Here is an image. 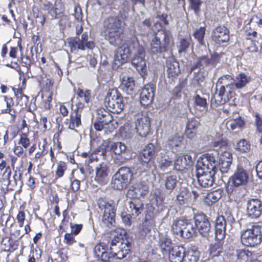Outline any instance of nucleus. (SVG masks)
<instances>
[{
  "instance_id": "obj_62",
  "label": "nucleus",
  "mask_w": 262,
  "mask_h": 262,
  "mask_svg": "<svg viewBox=\"0 0 262 262\" xmlns=\"http://www.w3.org/2000/svg\"><path fill=\"white\" fill-rule=\"evenodd\" d=\"M189 46V42L185 39L182 38L180 40L179 52L185 51Z\"/></svg>"
},
{
  "instance_id": "obj_21",
  "label": "nucleus",
  "mask_w": 262,
  "mask_h": 262,
  "mask_svg": "<svg viewBox=\"0 0 262 262\" xmlns=\"http://www.w3.org/2000/svg\"><path fill=\"white\" fill-rule=\"evenodd\" d=\"M215 172H204L199 174L196 173L198 182L199 185L204 188H208L211 187L214 183V176Z\"/></svg>"
},
{
  "instance_id": "obj_13",
  "label": "nucleus",
  "mask_w": 262,
  "mask_h": 262,
  "mask_svg": "<svg viewBox=\"0 0 262 262\" xmlns=\"http://www.w3.org/2000/svg\"><path fill=\"white\" fill-rule=\"evenodd\" d=\"M195 227H196L200 234L203 236H206L210 230V224L204 214H198L194 217Z\"/></svg>"
},
{
  "instance_id": "obj_26",
  "label": "nucleus",
  "mask_w": 262,
  "mask_h": 262,
  "mask_svg": "<svg viewBox=\"0 0 262 262\" xmlns=\"http://www.w3.org/2000/svg\"><path fill=\"white\" fill-rule=\"evenodd\" d=\"M224 220L222 217H218L216 220L215 234L217 240H222L225 236L226 225L225 224Z\"/></svg>"
},
{
  "instance_id": "obj_11",
  "label": "nucleus",
  "mask_w": 262,
  "mask_h": 262,
  "mask_svg": "<svg viewBox=\"0 0 262 262\" xmlns=\"http://www.w3.org/2000/svg\"><path fill=\"white\" fill-rule=\"evenodd\" d=\"M101 155L107 156L112 151L115 155H121L126 151V146L121 142H113L111 141H104L101 145Z\"/></svg>"
},
{
  "instance_id": "obj_22",
  "label": "nucleus",
  "mask_w": 262,
  "mask_h": 262,
  "mask_svg": "<svg viewBox=\"0 0 262 262\" xmlns=\"http://www.w3.org/2000/svg\"><path fill=\"white\" fill-rule=\"evenodd\" d=\"M125 231L121 229H117L114 231L112 233V235L113 236V238L111 239L110 242V251L114 250L117 249V246L119 247L121 244H126L124 243V239L123 238L125 235Z\"/></svg>"
},
{
  "instance_id": "obj_53",
  "label": "nucleus",
  "mask_w": 262,
  "mask_h": 262,
  "mask_svg": "<svg viewBox=\"0 0 262 262\" xmlns=\"http://www.w3.org/2000/svg\"><path fill=\"white\" fill-rule=\"evenodd\" d=\"M222 251V247L220 243H215L210 247V254L212 257L217 256Z\"/></svg>"
},
{
  "instance_id": "obj_59",
  "label": "nucleus",
  "mask_w": 262,
  "mask_h": 262,
  "mask_svg": "<svg viewBox=\"0 0 262 262\" xmlns=\"http://www.w3.org/2000/svg\"><path fill=\"white\" fill-rule=\"evenodd\" d=\"M224 220L225 224H229L231 225L235 222V219L230 212H226L224 215L220 216Z\"/></svg>"
},
{
  "instance_id": "obj_1",
  "label": "nucleus",
  "mask_w": 262,
  "mask_h": 262,
  "mask_svg": "<svg viewBox=\"0 0 262 262\" xmlns=\"http://www.w3.org/2000/svg\"><path fill=\"white\" fill-rule=\"evenodd\" d=\"M130 53L134 55L132 59V65L143 77L147 73L144 59L145 50L136 40L132 41L129 46L124 44L117 49L114 56V63L119 66L126 62Z\"/></svg>"
},
{
  "instance_id": "obj_29",
  "label": "nucleus",
  "mask_w": 262,
  "mask_h": 262,
  "mask_svg": "<svg viewBox=\"0 0 262 262\" xmlns=\"http://www.w3.org/2000/svg\"><path fill=\"white\" fill-rule=\"evenodd\" d=\"M155 153V145L152 143H149L144 147L140 157L143 162L147 163L153 158Z\"/></svg>"
},
{
  "instance_id": "obj_61",
  "label": "nucleus",
  "mask_w": 262,
  "mask_h": 262,
  "mask_svg": "<svg viewBox=\"0 0 262 262\" xmlns=\"http://www.w3.org/2000/svg\"><path fill=\"white\" fill-rule=\"evenodd\" d=\"M199 126V123L194 119H189L187 124L186 128L188 130H193Z\"/></svg>"
},
{
  "instance_id": "obj_63",
  "label": "nucleus",
  "mask_w": 262,
  "mask_h": 262,
  "mask_svg": "<svg viewBox=\"0 0 262 262\" xmlns=\"http://www.w3.org/2000/svg\"><path fill=\"white\" fill-rule=\"evenodd\" d=\"M107 124L102 122L101 120L97 118V120L94 123V127L96 130L101 131L103 129L104 125Z\"/></svg>"
},
{
  "instance_id": "obj_16",
  "label": "nucleus",
  "mask_w": 262,
  "mask_h": 262,
  "mask_svg": "<svg viewBox=\"0 0 262 262\" xmlns=\"http://www.w3.org/2000/svg\"><path fill=\"white\" fill-rule=\"evenodd\" d=\"M248 179L247 171L241 167H237L234 174L231 177L230 181L233 186L238 187L246 185Z\"/></svg>"
},
{
  "instance_id": "obj_50",
  "label": "nucleus",
  "mask_w": 262,
  "mask_h": 262,
  "mask_svg": "<svg viewBox=\"0 0 262 262\" xmlns=\"http://www.w3.org/2000/svg\"><path fill=\"white\" fill-rule=\"evenodd\" d=\"M227 145V142L223 139L215 141L213 143L214 150L217 151L219 152H222L223 150H226Z\"/></svg>"
},
{
  "instance_id": "obj_28",
  "label": "nucleus",
  "mask_w": 262,
  "mask_h": 262,
  "mask_svg": "<svg viewBox=\"0 0 262 262\" xmlns=\"http://www.w3.org/2000/svg\"><path fill=\"white\" fill-rule=\"evenodd\" d=\"M180 72L179 62L171 58L167 61V73L168 77L174 78Z\"/></svg>"
},
{
  "instance_id": "obj_3",
  "label": "nucleus",
  "mask_w": 262,
  "mask_h": 262,
  "mask_svg": "<svg viewBox=\"0 0 262 262\" xmlns=\"http://www.w3.org/2000/svg\"><path fill=\"white\" fill-rule=\"evenodd\" d=\"M171 230L174 234L186 239L195 236L197 234L195 225L187 220H176L172 224Z\"/></svg>"
},
{
  "instance_id": "obj_55",
  "label": "nucleus",
  "mask_w": 262,
  "mask_h": 262,
  "mask_svg": "<svg viewBox=\"0 0 262 262\" xmlns=\"http://www.w3.org/2000/svg\"><path fill=\"white\" fill-rule=\"evenodd\" d=\"M232 161L219 160L220 169L222 173H226L230 169Z\"/></svg>"
},
{
  "instance_id": "obj_12",
  "label": "nucleus",
  "mask_w": 262,
  "mask_h": 262,
  "mask_svg": "<svg viewBox=\"0 0 262 262\" xmlns=\"http://www.w3.org/2000/svg\"><path fill=\"white\" fill-rule=\"evenodd\" d=\"M136 132L142 137L146 136L149 132L150 124L149 118L147 114H139L135 121Z\"/></svg>"
},
{
  "instance_id": "obj_27",
  "label": "nucleus",
  "mask_w": 262,
  "mask_h": 262,
  "mask_svg": "<svg viewBox=\"0 0 262 262\" xmlns=\"http://www.w3.org/2000/svg\"><path fill=\"white\" fill-rule=\"evenodd\" d=\"M120 89L127 94H132L135 88V81L133 77L124 76L122 79Z\"/></svg>"
},
{
  "instance_id": "obj_58",
  "label": "nucleus",
  "mask_w": 262,
  "mask_h": 262,
  "mask_svg": "<svg viewBox=\"0 0 262 262\" xmlns=\"http://www.w3.org/2000/svg\"><path fill=\"white\" fill-rule=\"evenodd\" d=\"M67 169L66 164L65 163H60L58 165L56 171V176L58 178H61L63 176L65 170Z\"/></svg>"
},
{
  "instance_id": "obj_39",
  "label": "nucleus",
  "mask_w": 262,
  "mask_h": 262,
  "mask_svg": "<svg viewBox=\"0 0 262 262\" xmlns=\"http://www.w3.org/2000/svg\"><path fill=\"white\" fill-rule=\"evenodd\" d=\"M202 159L201 157H200L198 160L196 165L195 166L196 169V173H203L204 172H208L210 173V172H215L216 173V169L212 170L210 168L209 166L205 163V164L202 165Z\"/></svg>"
},
{
  "instance_id": "obj_51",
  "label": "nucleus",
  "mask_w": 262,
  "mask_h": 262,
  "mask_svg": "<svg viewBox=\"0 0 262 262\" xmlns=\"http://www.w3.org/2000/svg\"><path fill=\"white\" fill-rule=\"evenodd\" d=\"M194 100L195 104L197 106L202 108V111L207 110V103L205 98L200 97L199 95H196L194 97Z\"/></svg>"
},
{
  "instance_id": "obj_24",
  "label": "nucleus",
  "mask_w": 262,
  "mask_h": 262,
  "mask_svg": "<svg viewBox=\"0 0 262 262\" xmlns=\"http://www.w3.org/2000/svg\"><path fill=\"white\" fill-rule=\"evenodd\" d=\"M95 255L103 262H110V252L108 253L104 244H97L94 248Z\"/></svg>"
},
{
  "instance_id": "obj_34",
  "label": "nucleus",
  "mask_w": 262,
  "mask_h": 262,
  "mask_svg": "<svg viewBox=\"0 0 262 262\" xmlns=\"http://www.w3.org/2000/svg\"><path fill=\"white\" fill-rule=\"evenodd\" d=\"M100 148L101 146L97 150L95 151V152L90 154L89 156L87 166L90 173H91L92 172H93L94 171V168L97 165H98V164H96L98 160L97 155L104 157L103 155H101V152L99 151Z\"/></svg>"
},
{
  "instance_id": "obj_48",
  "label": "nucleus",
  "mask_w": 262,
  "mask_h": 262,
  "mask_svg": "<svg viewBox=\"0 0 262 262\" xmlns=\"http://www.w3.org/2000/svg\"><path fill=\"white\" fill-rule=\"evenodd\" d=\"M171 241L169 238L167 237L161 238L160 242V247L163 253L169 252L170 250Z\"/></svg>"
},
{
  "instance_id": "obj_4",
  "label": "nucleus",
  "mask_w": 262,
  "mask_h": 262,
  "mask_svg": "<svg viewBox=\"0 0 262 262\" xmlns=\"http://www.w3.org/2000/svg\"><path fill=\"white\" fill-rule=\"evenodd\" d=\"M104 103L109 111L119 113L123 109L124 102L123 97L116 89H110L107 92Z\"/></svg>"
},
{
  "instance_id": "obj_49",
  "label": "nucleus",
  "mask_w": 262,
  "mask_h": 262,
  "mask_svg": "<svg viewBox=\"0 0 262 262\" xmlns=\"http://www.w3.org/2000/svg\"><path fill=\"white\" fill-rule=\"evenodd\" d=\"M152 196L156 202L157 205L159 206L163 204L165 196L160 189H155L154 190Z\"/></svg>"
},
{
  "instance_id": "obj_37",
  "label": "nucleus",
  "mask_w": 262,
  "mask_h": 262,
  "mask_svg": "<svg viewBox=\"0 0 262 262\" xmlns=\"http://www.w3.org/2000/svg\"><path fill=\"white\" fill-rule=\"evenodd\" d=\"M81 124V113L78 112H72L69 124V128L71 129H74L75 127H78Z\"/></svg>"
},
{
  "instance_id": "obj_45",
  "label": "nucleus",
  "mask_w": 262,
  "mask_h": 262,
  "mask_svg": "<svg viewBox=\"0 0 262 262\" xmlns=\"http://www.w3.org/2000/svg\"><path fill=\"white\" fill-rule=\"evenodd\" d=\"M244 121L240 117L235 119H232L227 121L226 126L227 128H230L232 130L236 128H240L244 125Z\"/></svg>"
},
{
  "instance_id": "obj_10",
  "label": "nucleus",
  "mask_w": 262,
  "mask_h": 262,
  "mask_svg": "<svg viewBox=\"0 0 262 262\" xmlns=\"http://www.w3.org/2000/svg\"><path fill=\"white\" fill-rule=\"evenodd\" d=\"M169 44V33L165 31H159L151 41L150 50L153 53H161L167 50Z\"/></svg>"
},
{
  "instance_id": "obj_15",
  "label": "nucleus",
  "mask_w": 262,
  "mask_h": 262,
  "mask_svg": "<svg viewBox=\"0 0 262 262\" xmlns=\"http://www.w3.org/2000/svg\"><path fill=\"white\" fill-rule=\"evenodd\" d=\"M229 29L224 26L216 27L212 33V38L217 44L227 42L230 39Z\"/></svg>"
},
{
  "instance_id": "obj_44",
  "label": "nucleus",
  "mask_w": 262,
  "mask_h": 262,
  "mask_svg": "<svg viewBox=\"0 0 262 262\" xmlns=\"http://www.w3.org/2000/svg\"><path fill=\"white\" fill-rule=\"evenodd\" d=\"M102 120L105 124H108L113 120V117L110 113L103 109L98 111V117L97 118Z\"/></svg>"
},
{
  "instance_id": "obj_7",
  "label": "nucleus",
  "mask_w": 262,
  "mask_h": 262,
  "mask_svg": "<svg viewBox=\"0 0 262 262\" xmlns=\"http://www.w3.org/2000/svg\"><path fill=\"white\" fill-rule=\"evenodd\" d=\"M251 77L244 73H240L235 76L224 75L220 77L217 82L220 84L228 83L234 90H241L250 82Z\"/></svg>"
},
{
  "instance_id": "obj_19",
  "label": "nucleus",
  "mask_w": 262,
  "mask_h": 262,
  "mask_svg": "<svg viewBox=\"0 0 262 262\" xmlns=\"http://www.w3.org/2000/svg\"><path fill=\"white\" fill-rule=\"evenodd\" d=\"M131 246V243L128 241L126 244H121L118 248L110 252L111 261L114 259H122L128 254Z\"/></svg>"
},
{
  "instance_id": "obj_33",
  "label": "nucleus",
  "mask_w": 262,
  "mask_h": 262,
  "mask_svg": "<svg viewBox=\"0 0 262 262\" xmlns=\"http://www.w3.org/2000/svg\"><path fill=\"white\" fill-rule=\"evenodd\" d=\"M201 157L202 159V164L206 163L209 166L210 168L212 170L215 169H217L216 166L218 164V162L212 154H205L201 156Z\"/></svg>"
},
{
  "instance_id": "obj_17",
  "label": "nucleus",
  "mask_w": 262,
  "mask_h": 262,
  "mask_svg": "<svg viewBox=\"0 0 262 262\" xmlns=\"http://www.w3.org/2000/svg\"><path fill=\"white\" fill-rule=\"evenodd\" d=\"M149 186L147 183L141 182L132 186L127 191V195L130 198H140L147 194Z\"/></svg>"
},
{
  "instance_id": "obj_20",
  "label": "nucleus",
  "mask_w": 262,
  "mask_h": 262,
  "mask_svg": "<svg viewBox=\"0 0 262 262\" xmlns=\"http://www.w3.org/2000/svg\"><path fill=\"white\" fill-rule=\"evenodd\" d=\"M95 180L99 184H105L108 181V167L105 163H101L95 167Z\"/></svg>"
},
{
  "instance_id": "obj_52",
  "label": "nucleus",
  "mask_w": 262,
  "mask_h": 262,
  "mask_svg": "<svg viewBox=\"0 0 262 262\" xmlns=\"http://www.w3.org/2000/svg\"><path fill=\"white\" fill-rule=\"evenodd\" d=\"M77 96L80 98H83L85 102L88 103L90 101L91 93L89 90L83 91V90L79 88L76 91Z\"/></svg>"
},
{
  "instance_id": "obj_8",
  "label": "nucleus",
  "mask_w": 262,
  "mask_h": 262,
  "mask_svg": "<svg viewBox=\"0 0 262 262\" xmlns=\"http://www.w3.org/2000/svg\"><path fill=\"white\" fill-rule=\"evenodd\" d=\"M262 239L260 227L252 225L250 228L243 231L241 234L242 243L247 247H253L259 244Z\"/></svg>"
},
{
  "instance_id": "obj_46",
  "label": "nucleus",
  "mask_w": 262,
  "mask_h": 262,
  "mask_svg": "<svg viewBox=\"0 0 262 262\" xmlns=\"http://www.w3.org/2000/svg\"><path fill=\"white\" fill-rule=\"evenodd\" d=\"M182 140L183 137L181 135L177 134L170 137L168 140L167 143L170 147L173 148V147L179 146L181 145Z\"/></svg>"
},
{
  "instance_id": "obj_30",
  "label": "nucleus",
  "mask_w": 262,
  "mask_h": 262,
  "mask_svg": "<svg viewBox=\"0 0 262 262\" xmlns=\"http://www.w3.org/2000/svg\"><path fill=\"white\" fill-rule=\"evenodd\" d=\"M223 192L222 189H218L208 193L204 199V202L208 206L212 205L221 198Z\"/></svg>"
},
{
  "instance_id": "obj_57",
  "label": "nucleus",
  "mask_w": 262,
  "mask_h": 262,
  "mask_svg": "<svg viewBox=\"0 0 262 262\" xmlns=\"http://www.w3.org/2000/svg\"><path fill=\"white\" fill-rule=\"evenodd\" d=\"M255 124L257 130L259 133L261 134V138L259 140L260 144H262V115L256 114L255 115Z\"/></svg>"
},
{
  "instance_id": "obj_38",
  "label": "nucleus",
  "mask_w": 262,
  "mask_h": 262,
  "mask_svg": "<svg viewBox=\"0 0 262 262\" xmlns=\"http://www.w3.org/2000/svg\"><path fill=\"white\" fill-rule=\"evenodd\" d=\"M178 180L176 176H167L164 180V186L168 191L171 192L176 187Z\"/></svg>"
},
{
  "instance_id": "obj_35",
  "label": "nucleus",
  "mask_w": 262,
  "mask_h": 262,
  "mask_svg": "<svg viewBox=\"0 0 262 262\" xmlns=\"http://www.w3.org/2000/svg\"><path fill=\"white\" fill-rule=\"evenodd\" d=\"M129 208L133 215L138 216L143 210L142 203L139 200L131 201L129 204Z\"/></svg>"
},
{
  "instance_id": "obj_14",
  "label": "nucleus",
  "mask_w": 262,
  "mask_h": 262,
  "mask_svg": "<svg viewBox=\"0 0 262 262\" xmlns=\"http://www.w3.org/2000/svg\"><path fill=\"white\" fill-rule=\"evenodd\" d=\"M246 209L249 216L258 218L262 213V202L257 199H251L247 202Z\"/></svg>"
},
{
  "instance_id": "obj_43",
  "label": "nucleus",
  "mask_w": 262,
  "mask_h": 262,
  "mask_svg": "<svg viewBox=\"0 0 262 262\" xmlns=\"http://www.w3.org/2000/svg\"><path fill=\"white\" fill-rule=\"evenodd\" d=\"M251 145L250 143L245 139L241 140L235 145V149L243 153L249 151Z\"/></svg>"
},
{
  "instance_id": "obj_64",
  "label": "nucleus",
  "mask_w": 262,
  "mask_h": 262,
  "mask_svg": "<svg viewBox=\"0 0 262 262\" xmlns=\"http://www.w3.org/2000/svg\"><path fill=\"white\" fill-rule=\"evenodd\" d=\"M16 220L19 224V227L23 226L24 222L25 220V213L23 211H20L16 216Z\"/></svg>"
},
{
  "instance_id": "obj_18",
  "label": "nucleus",
  "mask_w": 262,
  "mask_h": 262,
  "mask_svg": "<svg viewBox=\"0 0 262 262\" xmlns=\"http://www.w3.org/2000/svg\"><path fill=\"white\" fill-rule=\"evenodd\" d=\"M155 92V86L152 84L144 85L140 94V103L142 105L147 106L152 101Z\"/></svg>"
},
{
  "instance_id": "obj_5",
  "label": "nucleus",
  "mask_w": 262,
  "mask_h": 262,
  "mask_svg": "<svg viewBox=\"0 0 262 262\" xmlns=\"http://www.w3.org/2000/svg\"><path fill=\"white\" fill-rule=\"evenodd\" d=\"M226 86L222 85L211 99V105L216 107L235 99L234 89L228 83Z\"/></svg>"
},
{
  "instance_id": "obj_56",
  "label": "nucleus",
  "mask_w": 262,
  "mask_h": 262,
  "mask_svg": "<svg viewBox=\"0 0 262 262\" xmlns=\"http://www.w3.org/2000/svg\"><path fill=\"white\" fill-rule=\"evenodd\" d=\"M191 8L194 13L198 14L200 12V6L202 3L201 0H189Z\"/></svg>"
},
{
  "instance_id": "obj_41",
  "label": "nucleus",
  "mask_w": 262,
  "mask_h": 262,
  "mask_svg": "<svg viewBox=\"0 0 262 262\" xmlns=\"http://www.w3.org/2000/svg\"><path fill=\"white\" fill-rule=\"evenodd\" d=\"M199 258V252L193 249L189 250L184 254L182 262H197Z\"/></svg>"
},
{
  "instance_id": "obj_36",
  "label": "nucleus",
  "mask_w": 262,
  "mask_h": 262,
  "mask_svg": "<svg viewBox=\"0 0 262 262\" xmlns=\"http://www.w3.org/2000/svg\"><path fill=\"white\" fill-rule=\"evenodd\" d=\"M210 65V59L206 56H202L199 58L196 62L190 68V72H192L196 68L204 69Z\"/></svg>"
},
{
  "instance_id": "obj_32",
  "label": "nucleus",
  "mask_w": 262,
  "mask_h": 262,
  "mask_svg": "<svg viewBox=\"0 0 262 262\" xmlns=\"http://www.w3.org/2000/svg\"><path fill=\"white\" fill-rule=\"evenodd\" d=\"M66 43L68 45L72 53H76L79 50H84L82 44L80 43V39L78 37L69 38L67 39Z\"/></svg>"
},
{
  "instance_id": "obj_40",
  "label": "nucleus",
  "mask_w": 262,
  "mask_h": 262,
  "mask_svg": "<svg viewBox=\"0 0 262 262\" xmlns=\"http://www.w3.org/2000/svg\"><path fill=\"white\" fill-rule=\"evenodd\" d=\"M205 31V27H201L197 29L193 34L194 38L197 40L199 44L203 46L204 48H206L205 43L204 39Z\"/></svg>"
},
{
  "instance_id": "obj_25",
  "label": "nucleus",
  "mask_w": 262,
  "mask_h": 262,
  "mask_svg": "<svg viewBox=\"0 0 262 262\" xmlns=\"http://www.w3.org/2000/svg\"><path fill=\"white\" fill-rule=\"evenodd\" d=\"M168 253L171 262H182L185 250L182 247L174 246L169 250Z\"/></svg>"
},
{
  "instance_id": "obj_2",
  "label": "nucleus",
  "mask_w": 262,
  "mask_h": 262,
  "mask_svg": "<svg viewBox=\"0 0 262 262\" xmlns=\"http://www.w3.org/2000/svg\"><path fill=\"white\" fill-rule=\"evenodd\" d=\"M103 27L110 44L114 46L120 45L123 30L122 21L118 17L110 16L104 20Z\"/></svg>"
},
{
  "instance_id": "obj_23",
  "label": "nucleus",
  "mask_w": 262,
  "mask_h": 262,
  "mask_svg": "<svg viewBox=\"0 0 262 262\" xmlns=\"http://www.w3.org/2000/svg\"><path fill=\"white\" fill-rule=\"evenodd\" d=\"M192 157L189 155L179 156L175 160L174 166L178 170H182L187 168L192 164Z\"/></svg>"
},
{
  "instance_id": "obj_6",
  "label": "nucleus",
  "mask_w": 262,
  "mask_h": 262,
  "mask_svg": "<svg viewBox=\"0 0 262 262\" xmlns=\"http://www.w3.org/2000/svg\"><path fill=\"white\" fill-rule=\"evenodd\" d=\"M133 177L130 169L127 167H121L113 176L112 186L117 190L125 188L129 184Z\"/></svg>"
},
{
  "instance_id": "obj_47",
  "label": "nucleus",
  "mask_w": 262,
  "mask_h": 262,
  "mask_svg": "<svg viewBox=\"0 0 262 262\" xmlns=\"http://www.w3.org/2000/svg\"><path fill=\"white\" fill-rule=\"evenodd\" d=\"M134 133V130L129 127V124H125L121 130V136L122 137L129 139H131Z\"/></svg>"
},
{
  "instance_id": "obj_9",
  "label": "nucleus",
  "mask_w": 262,
  "mask_h": 262,
  "mask_svg": "<svg viewBox=\"0 0 262 262\" xmlns=\"http://www.w3.org/2000/svg\"><path fill=\"white\" fill-rule=\"evenodd\" d=\"M99 208L103 211V215L102 219V226L111 228L115 224L116 209L115 206L110 202H106L103 200H99L98 202Z\"/></svg>"
},
{
  "instance_id": "obj_60",
  "label": "nucleus",
  "mask_w": 262,
  "mask_h": 262,
  "mask_svg": "<svg viewBox=\"0 0 262 262\" xmlns=\"http://www.w3.org/2000/svg\"><path fill=\"white\" fill-rule=\"evenodd\" d=\"M159 164L161 169L165 171L169 167L172 166V161L169 160L163 159L161 160Z\"/></svg>"
},
{
  "instance_id": "obj_54",
  "label": "nucleus",
  "mask_w": 262,
  "mask_h": 262,
  "mask_svg": "<svg viewBox=\"0 0 262 262\" xmlns=\"http://www.w3.org/2000/svg\"><path fill=\"white\" fill-rule=\"evenodd\" d=\"M28 129H27V132L23 133L20 136V138L19 140L18 143L20 144L22 147L25 148H28L30 144V141L27 137Z\"/></svg>"
},
{
  "instance_id": "obj_42",
  "label": "nucleus",
  "mask_w": 262,
  "mask_h": 262,
  "mask_svg": "<svg viewBox=\"0 0 262 262\" xmlns=\"http://www.w3.org/2000/svg\"><path fill=\"white\" fill-rule=\"evenodd\" d=\"M190 196V193L186 188H182L177 196V200L180 205L187 203Z\"/></svg>"
},
{
  "instance_id": "obj_31",
  "label": "nucleus",
  "mask_w": 262,
  "mask_h": 262,
  "mask_svg": "<svg viewBox=\"0 0 262 262\" xmlns=\"http://www.w3.org/2000/svg\"><path fill=\"white\" fill-rule=\"evenodd\" d=\"M45 6H48L49 9L51 8L49 13L52 16V18H57L58 15H60L63 12V5L60 2L55 3L54 6H52V5L50 2H48Z\"/></svg>"
}]
</instances>
